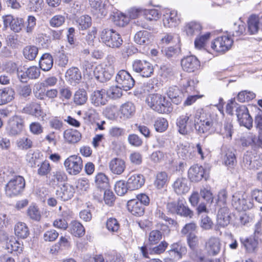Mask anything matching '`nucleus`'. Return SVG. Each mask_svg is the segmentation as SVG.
Returning <instances> with one entry per match:
<instances>
[{
  "mask_svg": "<svg viewBox=\"0 0 262 262\" xmlns=\"http://www.w3.org/2000/svg\"><path fill=\"white\" fill-rule=\"evenodd\" d=\"M231 216L229 208L223 207L219 208L217 215V224L222 227L227 226L230 222Z\"/></svg>",
  "mask_w": 262,
  "mask_h": 262,
  "instance_id": "nucleus-27",
  "label": "nucleus"
},
{
  "mask_svg": "<svg viewBox=\"0 0 262 262\" xmlns=\"http://www.w3.org/2000/svg\"><path fill=\"white\" fill-rule=\"evenodd\" d=\"M177 214L185 217L191 218L193 215V211H191L188 207L184 205L183 201L178 200V206L177 208Z\"/></svg>",
  "mask_w": 262,
  "mask_h": 262,
  "instance_id": "nucleus-46",
  "label": "nucleus"
},
{
  "mask_svg": "<svg viewBox=\"0 0 262 262\" xmlns=\"http://www.w3.org/2000/svg\"><path fill=\"white\" fill-rule=\"evenodd\" d=\"M133 70L143 77H149L154 72L151 63L145 60H136L133 63Z\"/></svg>",
  "mask_w": 262,
  "mask_h": 262,
  "instance_id": "nucleus-8",
  "label": "nucleus"
},
{
  "mask_svg": "<svg viewBox=\"0 0 262 262\" xmlns=\"http://www.w3.org/2000/svg\"><path fill=\"white\" fill-rule=\"evenodd\" d=\"M167 181L168 176L166 172L164 171L159 172L157 174L154 185L158 189H161L164 187Z\"/></svg>",
  "mask_w": 262,
  "mask_h": 262,
  "instance_id": "nucleus-48",
  "label": "nucleus"
},
{
  "mask_svg": "<svg viewBox=\"0 0 262 262\" xmlns=\"http://www.w3.org/2000/svg\"><path fill=\"white\" fill-rule=\"evenodd\" d=\"M37 174L40 177H46L47 178V176H49L52 170L49 162L45 160L42 162L40 164H37Z\"/></svg>",
  "mask_w": 262,
  "mask_h": 262,
  "instance_id": "nucleus-44",
  "label": "nucleus"
},
{
  "mask_svg": "<svg viewBox=\"0 0 262 262\" xmlns=\"http://www.w3.org/2000/svg\"><path fill=\"white\" fill-rule=\"evenodd\" d=\"M75 193V189L70 184H66L56 191L57 198L61 201H67L70 200Z\"/></svg>",
  "mask_w": 262,
  "mask_h": 262,
  "instance_id": "nucleus-19",
  "label": "nucleus"
},
{
  "mask_svg": "<svg viewBox=\"0 0 262 262\" xmlns=\"http://www.w3.org/2000/svg\"><path fill=\"white\" fill-rule=\"evenodd\" d=\"M228 194L227 190L225 189H221L218 193L216 201L217 207L219 208L227 206V200Z\"/></svg>",
  "mask_w": 262,
  "mask_h": 262,
  "instance_id": "nucleus-51",
  "label": "nucleus"
},
{
  "mask_svg": "<svg viewBox=\"0 0 262 262\" xmlns=\"http://www.w3.org/2000/svg\"><path fill=\"white\" fill-rule=\"evenodd\" d=\"M247 23L248 31L251 34H256L259 30L262 31V16L259 17L256 15H251Z\"/></svg>",
  "mask_w": 262,
  "mask_h": 262,
  "instance_id": "nucleus-21",
  "label": "nucleus"
},
{
  "mask_svg": "<svg viewBox=\"0 0 262 262\" xmlns=\"http://www.w3.org/2000/svg\"><path fill=\"white\" fill-rule=\"evenodd\" d=\"M202 30L201 24L195 21H191L185 24L184 31L187 36H193L199 34Z\"/></svg>",
  "mask_w": 262,
  "mask_h": 262,
  "instance_id": "nucleus-31",
  "label": "nucleus"
},
{
  "mask_svg": "<svg viewBox=\"0 0 262 262\" xmlns=\"http://www.w3.org/2000/svg\"><path fill=\"white\" fill-rule=\"evenodd\" d=\"M106 226L108 231L115 232L118 231L120 225L116 219L110 218L106 221Z\"/></svg>",
  "mask_w": 262,
  "mask_h": 262,
  "instance_id": "nucleus-60",
  "label": "nucleus"
},
{
  "mask_svg": "<svg viewBox=\"0 0 262 262\" xmlns=\"http://www.w3.org/2000/svg\"><path fill=\"white\" fill-rule=\"evenodd\" d=\"M88 100L86 92L83 89H79L74 94V102L78 105H81L85 103Z\"/></svg>",
  "mask_w": 262,
  "mask_h": 262,
  "instance_id": "nucleus-43",
  "label": "nucleus"
},
{
  "mask_svg": "<svg viewBox=\"0 0 262 262\" xmlns=\"http://www.w3.org/2000/svg\"><path fill=\"white\" fill-rule=\"evenodd\" d=\"M241 242L248 252H253L257 245V242L252 238L242 239Z\"/></svg>",
  "mask_w": 262,
  "mask_h": 262,
  "instance_id": "nucleus-53",
  "label": "nucleus"
},
{
  "mask_svg": "<svg viewBox=\"0 0 262 262\" xmlns=\"http://www.w3.org/2000/svg\"><path fill=\"white\" fill-rule=\"evenodd\" d=\"M125 134L123 128L117 126H113L108 130V135L112 138H118Z\"/></svg>",
  "mask_w": 262,
  "mask_h": 262,
  "instance_id": "nucleus-63",
  "label": "nucleus"
},
{
  "mask_svg": "<svg viewBox=\"0 0 262 262\" xmlns=\"http://www.w3.org/2000/svg\"><path fill=\"white\" fill-rule=\"evenodd\" d=\"M181 66L184 71L194 72L201 67L200 62L194 56H189L181 60Z\"/></svg>",
  "mask_w": 262,
  "mask_h": 262,
  "instance_id": "nucleus-14",
  "label": "nucleus"
},
{
  "mask_svg": "<svg viewBox=\"0 0 262 262\" xmlns=\"http://www.w3.org/2000/svg\"><path fill=\"white\" fill-rule=\"evenodd\" d=\"M6 248L9 252L12 253L13 251H17L20 252L22 251V248L20 244L15 240H10L6 243Z\"/></svg>",
  "mask_w": 262,
  "mask_h": 262,
  "instance_id": "nucleus-57",
  "label": "nucleus"
},
{
  "mask_svg": "<svg viewBox=\"0 0 262 262\" xmlns=\"http://www.w3.org/2000/svg\"><path fill=\"white\" fill-rule=\"evenodd\" d=\"M118 85L124 91L131 89L135 84V80L132 76L125 70H120L116 76Z\"/></svg>",
  "mask_w": 262,
  "mask_h": 262,
  "instance_id": "nucleus-11",
  "label": "nucleus"
},
{
  "mask_svg": "<svg viewBox=\"0 0 262 262\" xmlns=\"http://www.w3.org/2000/svg\"><path fill=\"white\" fill-rule=\"evenodd\" d=\"M69 231L76 237H81L85 234V229L83 225L76 221H72L70 224Z\"/></svg>",
  "mask_w": 262,
  "mask_h": 262,
  "instance_id": "nucleus-35",
  "label": "nucleus"
},
{
  "mask_svg": "<svg viewBox=\"0 0 262 262\" xmlns=\"http://www.w3.org/2000/svg\"><path fill=\"white\" fill-rule=\"evenodd\" d=\"M188 175L192 182H199L203 178L207 180L208 178L204 167L198 165L192 166L188 170Z\"/></svg>",
  "mask_w": 262,
  "mask_h": 262,
  "instance_id": "nucleus-16",
  "label": "nucleus"
},
{
  "mask_svg": "<svg viewBox=\"0 0 262 262\" xmlns=\"http://www.w3.org/2000/svg\"><path fill=\"white\" fill-rule=\"evenodd\" d=\"M95 183L97 187L101 189L107 188L108 186V179L103 173H99L95 177Z\"/></svg>",
  "mask_w": 262,
  "mask_h": 262,
  "instance_id": "nucleus-49",
  "label": "nucleus"
},
{
  "mask_svg": "<svg viewBox=\"0 0 262 262\" xmlns=\"http://www.w3.org/2000/svg\"><path fill=\"white\" fill-rule=\"evenodd\" d=\"M233 40L228 35L219 36L211 43V48L217 52L224 53L230 49Z\"/></svg>",
  "mask_w": 262,
  "mask_h": 262,
  "instance_id": "nucleus-10",
  "label": "nucleus"
},
{
  "mask_svg": "<svg viewBox=\"0 0 262 262\" xmlns=\"http://www.w3.org/2000/svg\"><path fill=\"white\" fill-rule=\"evenodd\" d=\"M238 121L241 125H243L248 129L252 126V119L248 112L238 118Z\"/></svg>",
  "mask_w": 262,
  "mask_h": 262,
  "instance_id": "nucleus-59",
  "label": "nucleus"
},
{
  "mask_svg": "<svg viewBox=\"0 0 262 262\" xmlns=\"http://www.w3.org/2000/svg\"><path fill=\"white\" fill-rule=\"evenodd\" d=\"M64 165L70 174L76 175L82 170V160L80 157L72 155L65 160Z\"/></svg>",
  "mask_w": 262,
  "mask_h": 262,
  "instance_id": "nucleus-7",
  "label": "nucleus"
},
{
  "mask_svg": "<svg viewBox=\"0 0 262 262\" xmlns=\"http://www.w3.org/2000/svg\"><path fill=\"white\" fill-rule=\"evenodd\" d=\"M38 48L33 45L26 46L23 50L24 57L29 60H33L38 54Z\"/></svg>",
  "mask_w": 262,
  "mask_h": 262,
  "instance_id": "nucleus-41",
  "label": "nucleus"
},
{
  "mask_svg": "<svg viewBox=\"0 0 262 262\" xmlns=\"http://www.w3.org/2000/svg\"><path fill=\"white\" fill-rule=\"evenodd\" d=\"M39 66L44 71H48L51 69L53 65L52 56L49 53H45L42 55L39 60Z\"/></svg>",
  "mask_w": 262,
  "mask_h": 262,
  "instance_id": "nucleus-38",
  "label": "nucleus"
},
{
  "mask_svg": "<svg viewBox=\"0 0 262 262\" xmlns=\"http://www.w3.org/2000/svg\"><path fill=\"white\" fill-rule=\"evenodd\" d=\"M256 136L252 133H249L241 138L242 144L244 146H247L254 144L255 142Z\"/></svg>",
  "mask_w": 262,
  "mask_h": 262,
  "instance_id": "nucleus-61",
  "label": "nucleus"
},
{
  "mask_svg": "<svg viewBox=\"0 0 262 262\" xmlns=\"http://www.w3.org/2000/svg\"><path fill=\"white\" fill-rule=\"evenodd\" d=\"M27 215L33 220L38 221L40 219V212L37 207L34 205L30 206L28 208Z\"/></svg>",
  "mask_w": 262,
  "mask_h": 262,
  "instance_id": "nucleus-62",
  "label": "nucleus"
},
{
  "mask_svg": "<svg viewBox=\"0 0 262 262\" xmlns=\"http://www.w3.org/2000/svg\"><path fill=\"white\" fill-rule=\"evenodd\" d=\"M174 192L178 194H184L190 189V185L187 179L184 178H178L173 184Z\"/></svg>",
  "mask_w": 262,
  "mask_h": 262,
  "instance_id": "nucleus-24",
  "label": "nucleus"
},
{
  "mask_svg": "<svg viewBox=\"0 0 262 262\" xmlns=\"http://www.w3.org/2000/svg\"><path fill=\"white\" fill-rule=\"evenodd\" d=\"M191 115L186 114L181 116L177 121V125L178 127L179 132L182 135H186L191 128L193 124L192 120L190 118Z\"/></svg>",
  "mask_w": 262,
  "mask_h": 262,
  "instance_id": "nucleus-18",
  "label": "nucleus"
},
{
  "mask_svg": "<svg viewBox=\"0 0 262 262\" xmlns=\"http://www.w3.org/2000/svg\"><path fill=\"white\" fill-rule=\"evenodd\" d=\"M109 168L114 174L120 175L126 168L125 162L120 158H113L109 163Z\"/></svg>",
  "mask_w": 262,
  "mask_h": 262,
  "instance_id": "nucleus-26",
  "label": "nucleus"
},
{
  "mask_svg": "<svg viewBox=\"0 0 262 262\" xmlns=\"http://www.w3.org/2000/svg\"><path fill=\"white\" fill-rule=\"evenodd\" d=\"M128 210L135 216H141L144 214V207L141 203L136 200L132 199L129 200L127 203Z\"/></svg>",
  "mask_w": 262,
  "mask_h": 262,
  "instance_id": "nucleus-28",
  "label": "nucleus"
},
{
  "mask_svg": "<svg viewBox=\"0 0 262 262\" xmlns=\"http://www.w3.org/2000/svg\"><path fill=\"white\" fill-rule=\"evenodd\" d=\"M151 35L147 31H140L137 32L134 36V41L140 45H147L150 43Z\"/></svg>",
  "mask_w": 262,
  "mask_h": 262,
  "instance_id": "nucleus-36",
  "label": "nucleus"
},
{
  "mask_svg": "<svg viewBox=\"0 0 262 262\" xmlns=\"http://www.w3.org/2000/svg\"><path fill=\"white\" fill-rule=\"evenodd\" d=\"M24 113L35 116L37 118L44 117L45 114L41 108L40 104L36 102H32L26 104L24 107Z\"/></svg>",
  "mask_w": 262,
  "mask_h": 262,
  "instance_id": "nucleus-20",
  "label": "nucleus"
},
{
  "mask_svg": "<svg viewBox=\"0 0 262 262\" xmlns=\"http://www.w3.org/2000/svg\"><path fill=\"white\" fill-rule=\"evenodd\" d=\"M43 5V0H30L28 4V8L31 11L39 12L42 10Z\"/></svg>",
  "mask_w": 262,
  "mask_h": 262,
  "instance_id": "nucleus-54",
  "label": "nucleus"
},
{
  "mask_svg": "<svg viewBox=\"0 0 262 262\" xmlns=\"http://www.w3.org/2000/svg\"><path fill=\"white\" fill-rule=\"evenodd\" d=\"M115 58L111 55L107 57L106 61L96 66L94 74L96 78L101 82L110 80L115 72Z\"/></svg>",
  "mask_w": 262,
  "mask_h": 262,
  "instance_id": "nucleus-2",
  "label": "nucleus"
},
{
  "mask_svg": "<svg viewBox=\"0 0 262 262\" xmlns=\"http://www.w3.org/2000/svg\"><path fill=\"white\" fill-rule=\"evenodd\" d=\"M242 166L249 169H257L262 166V161L259 160L252 152L247 151L243 156Z\"/></svg>",
  "mask_w": 262,
  "mask_h": 262,
  "instance_id": "nucleus-13",
  "label": "nucleus"
},
{
  "mask_svg": "<svg viewBox=\"0 0 262 262\" xmlns=\"http://www.w3.org/2000/svg\"><path fill=\"white\" fill-rule=\"evenodd\" d=\"M115 190L116 193L120 196L125 194L129 188L124 181H119L115 185Z\"/></svg>",
  "mask_w": 262,
  "mask_h": 262,
  "instance_id": "nucleus-55",
  "label": "nucleus"
},
{
  "mask_svg": "<svg viewBox=\"0 0 262 262\" xmlns=\"http://www.w3.org/2000/svg\"><path fill=\"white\" fill-rule=\"evenodd\" d=\"M168 122L164 118H159L155 122L154 127L156 131L164 132L168 127Z\"/></svg>",
  "mask_w": 262,
  "mask_h": 262,
  "instance_id": "nucleus-56",
  "label": "nucleus"
},
{
  "mask_svg": "<svg viewBox=\"0 0 262 262\" xmlns=\"http://www.w3.org/2000/svg\"><path fill=\"white\" fill-rule=\"evenodd\" d=\"M232 205L239 211L251 209L253 202L251 195L244 191H237L232 195Z\"/></svg>",
  "mask_w": 262,
  "mask_h": 262,
  "instance_id": "nucleus-4",
  "label": "nucleus"
},
{
  "mask_svg": "<svg viewBox=\"0 0 262 262\" xmlns=\"http://www.w3.org/2000/svg\"><path fill=\"white\" fill-rule=\"evenodd\" d=\"M65 78L70 84L75 85L81 79V72L77 68H71L67 71Z\"/></svg>",
  "mask_w": 262,
  "mask_h": 262,
  "instance_id": "nucleus-23",
  "label": "nucleus"
},
{
  "mask_svg": "<svg viewBox=\"0 0 262 262\" xmlns=\"http://www.w3.org/2000/svg\"><path fill=\"white\" fill-rule=\"evenodd\" d=\"M231 30L233 36H238L243 34L246 31L244 23L241 19H238L233 24Z\"/></svg>",
  "mask_w": 262,
  "mask_h": 262,
  "instance_id": "nucleus-47",
  "label": "nucleus"
},
{
  "mask_svg": "<svg viewBox=\"0 0 262 262\" xmlns=\"http://www.w3.org/2000/svg\"><path fill=\"white\" fill-rule=\"evenodd\" d=\"M180 23V17L178 15V12L176 10L171 11L163 19V24L165 27L173 28L177 26Z\"/></svg>",
  "mask_w": 262,
  "mask_h": 262,
  "instance_id": "nucleus-29",
  "label": "nucleus"
},
{
  "mask_svg": "<svg viewBox=\"0 0 262 262\" xmlns=\"http://www.w3.org/2000/svg\"><path fill=\"white\" fill-rule=\"evenodd\" d=\"M122 88L118 85L110 87L106 91L107 96L112 99H117L122 95Z\"/></svg>",
  "mask_w": 262,
  "mask_h": 262,
  "instance_id": "nucleus-52",
  "label": "nucleus"
},
{
  "mask_svg": "<svg viewBox=\"0 0 262 262\" xmlns=\"http://www.w3.org/2000/svg\"><path fill=\"white\" fill-rule=\"evenodd\" d=\"M148 105L159 113L168 114L172 111L171 104L164 96L158 94H150L146 99Z\"/></svg>",
  "mask_w": 262,
  "mask_h": 262,
  "instance_id": "nucleus-3",
  "label": "nucleus"
},
{
  "mask_svg": "<svg viewBox=\"0 0 262 262\" xmlns=\"http://www.w3.org/2000/svg\"><path fill=\"white\" fill-rule=\"evenodd\" d=\"M140 12L143 13L145 19L147 20H157L160 18V14L157 9H144L141 10Z\"/></svg>",
  "mask_w": 262,
  "mask_h": 262,
  "instance_id": "nucleus-45",
  "label": "nucleus"
},
{
  "mask_svg": "<svg viewBox=\"0 0 262 262\" xmlns=\"http://www.w3.org/2000/svg\"><path fill=\"white\" fill-rule=\"evenodd\" d=\"M100 37L103 43L112 48H119L123 42L120 34L112 29H103L101 33Z\"/></svg>",
  "mask_w": 262,
  "mask_h": 262,
  "instance_id": "nucleus-6",
  "label": "nucleus"
},
{
  "mask_svg": "<svg viewBox=\"0 0 262 262\" xmlns=\"http://www.w3.org/2000/svg\"><path fill=\"white\" fill-rule=\"evenodd\" d=\"M14 232L16 236L23 239L27 238L30 234L28 226L23 222H18L15 225Z\"/></svg>",
  "mask_w": 262,
  "mask_h": 262,
  "instance_id": "nucleus-39",
  "label": "nucleus"
},
{
  "mask_svg": "<svg viewBox=\"0 0 262 262\" xmlns=\"http://www.w3.org/2000/svg\"><path fill=\"white\" fill-rule=\"evenodd\" d=\"M15 92L10 88L0 89V105L6 104L14 98Z\"/></svg>",
  "mask_w": 262,
  "mask_h": 262,
  "instance_id": "nucleus-33",
  "label": "nucleus"
},
{
  "mask_svg": "<svg viewBox=\"0 0 262 262\" xmlns=\"http://www.w3.org/2000/svg\"><path fill=\"white\" fill-rule=\"evenodd\" d=\"M66 179L67 176L65 172L60 169H57L50 172L49 176H47L46 181L47 184L55 187Z\"/></svg>",
  "mask_w": 262,
  "mask_h": 262,
  "instance_id": "nucleus-17",
  "label": "nucleus"
},
{
  "mask_svg": "<svg viewBox=\"0 0 262 262\" xmlns=\"http://www.w3.org/2000/svg\"><path fill=\"white\" fill-rule=\"evenodd\" d=\"M168 252L171 257L176 259H180L186 254L187 248L181 243L177 242L170 246V249Z\"/></svg>",
  "mask_w": 262,
  "mask_h": 262,
  "instance_id": "nucleus-25",
  "label": "nucleus"
},
{
  "mask_svg": "<svg viewBox=\"0 0 262 262\" xmlns=\"http://www.w3.org/2000/svg\"><path fill=\"white\" fill-rule=\"evenodd\" d=\"M194 126L199 134H210L213 132L217 123V116L205 112L195 115Z\"/></svg>",
  "mask_w": 262,
  "mask_h": 262,
  "instance_id": "nucleus-1",
  "label": "nucleus"
},
{
  "mask_svg": "<svg viewBox=\"0 0 262 262\" xmlns=\"http://www.w3.org/2000/svg\"><path fill=\"white\" fill-rule=\"evenodd\" d=\"M79 29L85 30L89 28L92 25L91 17L88 15L80 16L76 20Z\"/></svg>",
  "mask_w": 262,
  "mask_h": 262,
  "instance_id": "nucleus-50",
  "label": "nucleus"
},
{
  "mask_svg": "<svg viewBox=\"0 0 262 262\" xmlns=\"http://www.w3.org/2000/svg\"><path fill=\"white\" fill-rule=\"evenodd\" d=\"M16 145L18 149L27 150L33 147V142L30 138L22 137L16 141Z\"/></svg>",
  "mask_w": 262,
  "mask_h": 262,
  "instance_id": "nucleus-40",
  "label": "nucleus"
},
{
  "mask_svg": "<svg viewBox=\"0 0 262 262\" xmlns=\"http://www.w3.org/2000/svg\"><path fill=\"white\" fill-rule=\"evenodd\" d=\"M24 119L19 116H14L11 118L7 126V131L9 135L15 136L19 135L25 126Z\"/></svg>",
  "mask_w": 262,
  "mask_h": 262,
  "instance_id": "nucleus-9",
  "label": "nucleus"
},
{
  "mask_svg": "<svg viewBox=\"0 0 262 262\" xmlns=\"http://www.w3.org/2000/svg\"><path fill=\"white\" fill-rule=\"evenodd\" d=\"M25 187V181L20 176L14 177L9 180L5 186V190L7 196L13 197L22 192Z\"/></svg>",
  "mask_w": 262,
  "mask_h": 262,
  "instance_id": "nucleus-5",
  "label": "nucleus"
},
{
  "mask_svg": "<svg viewBox=\"0 0 262 262\" xmlns=\"http://www.w3.org/2000/svg\"><path fill=\"white\" fill-rule=\"evenodd\" d=\"M127 140L129 143L135 147H139L142 145V139L136 134H130L128 135Z\"/></svg>",
  "mask_w": 262,
  "mask_h": 262,
  "instance_id": "nucleus-64",
  "label": "nucleus"
},
{
  "mask_svg": "<svg viewBox=\"0 0 262 262\" xmlns=\"http://www.w3.org/2000/svg\"><path fill=\"white\" fill-rule=\"evenodd\" d=\"M105 94V91L103 90L94 91L91 97L92 103L96 106L104 105L106 103Z\"/></svg>",
  "mask_w": 262,
  "mask_h": 262,
  "instance_id": "nucleus-37",
  "label": "nucleus"
},
{
  "mask_svg": "<svg viewBox=\"0 0 262 262\" xmlns=\"http://www.w3.org/2000/svg\"><path fill=\"white\" fill-rule=\"evenodd\" d=\"M145 183V178L143 175L136 173L132 175L127 181V185L129 190H134L140 188Z\"/></svg>",
  "mask_w": 262,
  "mask_h": 262,
  "instance_id": "nucleus-22",
  "label": "nucleus"
},
{
  "mask_svg": "<svg viewBox=\"0 0 262 262\" xmlns=\"http://www.w3.org/2000/svg\"><path fill=\"white\" fill-rule=\"evenodd\" d=\"M162 234L159 230L151 231L148 236V242L150 244L154 245L157 244L162 238Z\"/></svg>",
  "mask_w": 262,
  "mask_h": 262,
  "instance_id": "nucleus-58",
  "label": "nucleus"
},
{
  "mask_svg": "<svg viewBox=\"0 0 262 262\" xmlns=\"http://www.w3.org/2000/svg\"><path fill=\"white\" fill-rule=\"evenodd\" d=\"M221 243L219 238L211 236L205 243V249L209 255H216L221 249Z\"/></svg>",
  "mask_w": 262,
  "mask_h": 262,
  "instance_id": "nucleus-15",
  "label": "nucleus"
},
{
  "mask_svg": "<svg viewBox=\"0 0 262 262\" xmlns=\"http://www.w3.org/2000/svg\"><path fill=\"white\" fill-rule=\"evenodd\" d=\"M63 137L68 143H75L81 139V135L76 129H68L64 132Z\"/></svg>",
  "mask_w": 262,
  "mask_h": 262,
  "instance_id": "nucleus-34",
  "label": "nucleus"
},
{
  "mask_svg": "<svg viewBox=\"0 0 262 262\" xmlns=\"http://www.w3.org/2000/svg\"><path fill=\"white\" fill-rule=\"evenodd\" d=\"M167 94L172 102L177 105L182 102L184 97L183 93L176 86L170 87Z\"/></svg>",
  "mask_w": 262,
  "mask_h": 262,
  "instance_id": "nucleus-32",
  "label": "nucleus"
},
{
  "mask_svg": "<svg viewBox=\"0 0 262 262\" xmlns=\"http://www.w3.org/2000/svg\"><path fill=\"white\" fill-rule=\"evenodd\" d=\"M6 21L9 22L11 29L15 32H19L24 27V22L22 18L8 16Z\"/></svg>",
  "mask_w": 262,
  "mask_h": 262,
  "instance_id": "nucleus-42",
  "label": "nucleus"
},
{
  "mask_svg": "<svg viewBox=\"0 0 262 262\" xmlns=\"http://www.w3.org/2000/svg\"><path fill=\"white\" fill-rule=\"evenodd\" d=\"M94 14L98 17H102L107 13L108 2L107 0H89Z\"/></svg>",
  "mask_w": 262,
  "mask_h": 262,
  "instance_id": "nucleus-12",
  "label": "nucleus"
},
{
  "mask_svg": "<svg viewBox=\"0 0 262 262\" xmlns=\"http://www.w3.org/2000/svg\"><path fill=\"white\" fill-rule=\"evenodd\" d=\"M119 111L121 118L128 119L131 118L135 113L136 107L134 104L131 102H126L122 104Z\"/></svg>",
  "mask_w": 262,
  "mask_h": 262,
  "instance_id": "nucleus-30",
  "label": "nucleus"
}]
</instances>
